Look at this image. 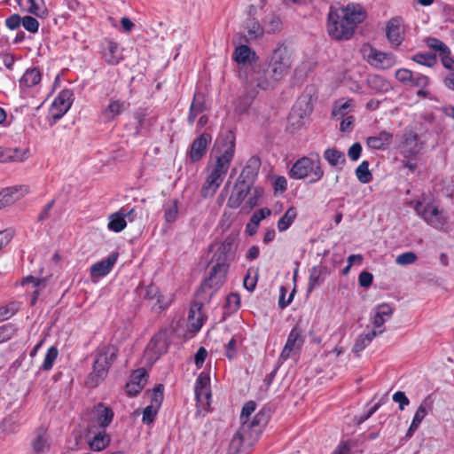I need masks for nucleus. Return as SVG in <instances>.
Here are the masks:
<instances>
[{
    "mask_svg": "<svg viewBox=\"0 0 454 454\" xmlns=\"http://www.w3.org/2000/svg\"><path fill=\"white\" fill-rule=\"evenodd\" d=\"M352 99H348L344 102L342 100L336 101L332 111L333 117L342 118L346 116L348 113V108L352 106Z\"/></svg>",
    "mask_w": 454,
    "mask_h": 454,
    "instance_id": "de8ad7c7",
    "label": "nucleus"
},
{
    "mask_svg": "<svg viewBox=\"0 0 454 454\" xmlns=\"http://www.w3.org/2000/svg\"><path fill=\"white\" fill-rule=\"evenodd\" d=\"M130 378V381L141 385V387H144L148 379V373L145 369L139 368L132 372Z\"/></svg>",
    "mask_w": 454,
    "mask_h": 454,
    "instance_id": "680f3d73",
    "label": "nucleus"
},
{
    "mask_svg": "<svg viewBox=\"0 0 454 454\" xmlns=\"http://www.w3.org/2000/svg\"><path fill=\"white\" fill-rule=\"evenodd\" d=\"M412 60L419 65H423L428 67H432L437 63V57L435 54L426 52V53H416L412 57Z\"/></svg>",
    "mask_w": 454,
    "mask_h": 454,
    "instance_id": "49530a36",
    "label": "nucleus"
},
{
    "mask_svg": "<svg viewBox=\"0 0 454 454\" xmlns=\"http://www.w3.org/2000/svg\"><path fill=\"white\" fill-rule=\"evenodd\" d=\"M365 18L366 12L359 4L332 5L327 18V33L332 39L348 40L354 35L357 25Z\"/></svg>",
    "mask_w": 454,
    "mask_h": 454,
    "instance_id": "f03ea898",
    "label": "nucleus"
},
{
    "mask_svg": "<svg viewBox=\"0 0 454 454\" xmlns=\"http://www.w3.org/2000/svg\"><path fill=\"white\" fill-rule=\"evenodd\" d=\"M263 195V190L258 186H253L249 184V194L246 198V201L242 206L244 212H249L261 203Z\"/></svg>",
    "mask_w": 454,
    "mask_h": 454,
    "instance_id": "c756f323",
    "label": "nucleus"
},
{
    "mask_svg": "<svg viewBox=\"0 0 454 454\" xmlns=\"http://www.w3.org/2000/svg\"><path fill=\"white\" fill-rule=\"evenodd\" d=\"M206 109L207 107L204 95L200 92H195L189 108L187 116L188 124L191 126L193 125L198 115L205 112Z\"/></svg>",
    "mask_w": 454,
    "mask_h": 454,
    "instance_id": "393cba45",
    "label": "nucleus"
},
{
    "mask_svg": "<svg viewBox=\"0 0 454 454\" xmlns=\"http://www.w3.org/2000/svg\"><path fill=\"white\" fill-rule=\"evenodd\" d=\"M164 387L161 384L156 385L151 395V405L160 408L164 398Z\"/></svg>",
    "mask_w": 454,
    "mask_h": 454,
    "instance_id": "864d4df0",
    "label": "nucleus"
},
{
    "mask_svg": "<svg viewBox=\"0 0 454 454\" xmlns=\"http://www.w3.org/2000/svg\"><path fill=\"white\" fill-rule=\"evenodd\" d=\"M242 423L247 425V430L250 433L252 431L261 432L262 427L268 423V416L264 411H260L254 415L251 421L244 420Z\"/></svg>",
    "mask_w": 454,
    "mask_h": 454,
    "instance_id": "f704fd0d",
    "label": "nucleus"
},
{
    "mask_svg": "<svg viewBox=\"0 0 454 454\" xmlns=\"http://www.w3.org/2000/svg\"><path fill=\"white\" fill-rule=\"evenodd\" d=\"M17 332V327L12 323H7L0 326V343L9 340Z\"/></svg>",
    "mask_w": 454,
    "mask_h": 454,
    "instance_id": "603ef678",
    "label": "nucleus"
},
{
    "mask_svg": "<svg viewBox=\"0 0 454 454\" xmlns=\"http://www.w3.org/2000/svg\"><path fill=\"white\" fill-rule=\"evenodd\" d=\"M421 147L419 135L413 130H409L403 135L399 152L405 159L412 160L419 153Z\"/></svg>",
    "mask_w": 454,
    "mask_h": 454,
    "instance_id": "9d476101",
    "label": "nucleus"
},
{
    "mask_svg": "<svg viewBox=\"0 0 454 454\" xmlns=\"http://www.w3.org/2000/svg\"><path fill=\"white\" fill-rule=\"evenodd\" d=\"M393 134L391 132L382 130L375 136L368 137L366 145L374 150H386L392 143Z\"/></svg>",
    "mask_w": 454,
    "mask_h": 454,
    "instance_id": "b1692460",
    "label": "nucleus"
},
{
    "mask_svg": "<svg viewBox=\"0 0 454 454\" xmlns=\"http://www.w3.org/2000/svg\"><path fill=\"white\" fill-rule=\"evenodd\" d=\"M248 434L251 436V433L247 430V425H246V423H242L231 439V447L236 452H239Z\"/></svg>",
    "mask_w": 454,
    "mask_h": 454,
    "instance_id": "ea45409f",
    "label": "nucleus"
},
{
    "mask_svg": "<svg viewBox=\"0 0 454 454\" xmlns=\"http://www.w3.org/2000/svg\"><path fill=\"white\" fill-rule=\"evenodd\" d=\"M141 295L145 300L153 302V309L155 310H164L170 305V301L165 299L160 294L159 287L154 284L146 286L143 289Z\"/></svg>",
    "mask_w": 454,
    "mask_h": 454,
    "instance_id": "a211bd4d",
    "label": "nucleus"
},
{
    "mask_svg": "<svg viewBox=\"0 0 454 454\" xmlns=\"http://www.w3.org/2000/svg\"><path fill=\"white\" fill-rule=\"evenodd\" d=\"M129 106V103L113 97L109 99L107 106L102 109L101 116L105 122L115 121Z\"/></svg>",
    "mask_w": 454,
    "mask_h": 454,
    "instance_id": "2eb2a0df",
    "label": "nucleus"
},
{
    "mask_svg": "<svg viewBox=\"0 0 454 454\" xmlns=\"http://www.w3.org/2000/svg\"><path fill=\"white\" fill-rule=\"evenodd\" d=\"M32 448L35 453L42 454L45 453L50 449V443L48 442V438L45 434H38L36 437L33 440Z\"/></svg>",
    "mask_w": 454,
    "mask_h": 454,
    "instance_id": "c03bdc74",
    "label": "nucleus"
},
{
    "mask_svg": "<svg viewBox=\"0 0 454 454\" xmlns=\"http://www.w3.org/2000/svg\"><path fill=\"white\" fill-rule=\"evenodd\" d=\"M247 35L249 39H256L262 35L263 29L262 26L254 20H248L247 23Z\"/></svg>",
    "mask_w": 454,
    "mask_h": 454,
    "instance_id": "4d7b16f0",
    "label": "nucleus"
},
{
    "mask_svg": "<svg viewBox=\"0 0 454 454\" xmlns=\"http://www.w3.org/2000/svg\"><path fill=\"white\" fill-rule=\"evenodd\" d=\"M178 216V200H168L164 205V219L167 223H174Z\"/></svg>",
    "mask_w": 454,
    "mask_h": 454,
    "instance_id": "79ce46f5",
    "label": "nucleus"
},
{
    "mask_svg": "<svg viewBox=\"0 0 454 454\" xmlns=\"http://www.w3.org/2000/svg\"><path fill=\"white\" fill-rule=\"evenodd\" d=\"M212 141L210 134L204 132L195 138L191 145L189 158L192 162L200 160L206 154L207 148Z\"/></svg>",
    "mask_w": 454,
    "mask_h": 454,
    "instance_id": "aec40b11",
    "label": "nucleus"
},
{
    "mask_svg": "<svg viewBox=\"0 0 454 454\" xmlns=\"http://www.w3.org/2000/svg\"><path fill=\"white\" fill-rule=\"evenodd\" d=\"M148 348L157 356L166 353L168 348V339L167 332L162 331L156 333L151 339L148 344Z\"/></svg>",
    "mask_w": 454,
    "mask_h": 454,
    "instance_id": "bb28decb",
    "label": "nucleus"
},
{
    "mask_svg": "<svg viewBox=\"0 0 454 454\" xmlns=\"http://www.w3.org/2000/svg\"><path fill=\"white\" fill-rule=\"evenodd\" d=\"M224 353L229 360L236 358L238 355V339L234 335L224 347Z\"/></svg>",
    "mask_w": 454,
    "mask_h": 454,
    "instance_id": "bf43d9fd",
    "label": "nucleus"
},
{
    "mask_svg": "<svg viewBox=\"0 0 454 454\" xmlns=\"http://www.w3.org/2000/svg\"><path fill=\"white\" fill-rule=\"evenodd\" d=\"M95 416L98 426L106 428L112 423L114 412L110 407L100 403L95 407Z\"/></svg>",
    "mask_w": 454,
    "mask_h": 454,
    "instance_id": "cd10ccee",
    "label": "nucleus"
},
{
    "mask_svg": "<svg viewBox=\"0 0 454 454\" xmlns=\"http://www.w3.org/2000/svg\"><path fill=\"white\" fill-rule=\"evenodd\" d=\"M325 160L333 167L343 165L346 162L345 154L336 148H328L324 152Z\"/></svg>",
    "mask_w": 454,
    "mask_h": 454,
    "instance_id": "4c0bfd02",
    "label": "nucleus"
},
{
    "mask_svg": "<svg viewBox=\"0 0 454 454\" xmlns=\"http://www.w3.org/2000/svg\"><path fill=\"white\" fill-rule=\"evenodd\" d=\"M251 59L252 60H255L256 54L249 46L245 44L236 47L232 53V59L238 64L245 65L249 62Z\"/></svg>",
    "mask_w": 454,
    "mask_h": 454,
    "instance_id": "2f4dec72",
    "label": "nucleus"
},
{
    "mask_svg": "<svg viewBox=\"0 0 454 454\" xmlns=\"http://www.w3.org/2000/svg\"><path fill=\"white\" fill-rule=\"evenodd\" d=\"M20 10L38 18H45L48 14L43 0H17Z\"/></svg>",
    "mask_w": 454,
    "mask_h": 454,
    "instance_id": "4be33fe9",
    "label": "nucleus"
},
{
    "mask_svg": "<svg viewBox=\"0 0 454 454\" xmlns=\"http://www.w3.org/2000/svg\"><path fill=\"white\" fill-rule=\"evenodd\" d=\"M297 217V209L290 207L277 223V227L280 232L289 229Z\"/></svg>",
    "mask_w": 454,
    "mask_h": 454,
    "instance_id": "c9c22d12",
    "label": "nucleus"
},
{
    "mask_svg": "<svg viewBox=\"0 0 454 454\" xmlns=\"http://www.w3.org/2000/svg\"><path fill=\"white\" fill-rule=\"evenodd\" d=\"M415 72H412L406 68H400L395 72V78L404 83L405 85H408L411 80L413 77Z\"/></svg>",
    "mask_w": 454,
    "mask_h": 454,
    "instance_id": "774afa93",
    "label": "nucleus"
},
{
    "mask_svg": "<svg viewBox=\"0 0 454 454\" xmlns=\"http://www.w3.org/2000/svg\"><path fill=\"white\" fill-rule=\"evenodd\" d=\"M119 257V254L114 252L112 253L107 256V258L103 259L99 262H95L90 266V274L91 278H103L106 276L112 269L114 268V264L117 262V259Z\"/></svg>",
    "mask_w": 454,
    "mask_h": 454,
    "instance_id": "412c9836",
    "label": "nucleus"
},
{
    "mask_svg": "<svg viewBox=\"0 0 454 454\" xmlns=\"http://www.w3.org/2000/svg\"><path fill=\"white\" fill-rule=\"evenodd\" d=\"M386 36L393 48H397L402 44L404 40V26L401 17H394L387 21Z\"/></svg>",
    "mask_w": 454,
    "mask_h": 454,
    "instance_id": "9b49d317",
    "label": "nucleus"
},
{
    "mask_svg": "<svg viewBox=\"0 0 454 454\" xmlns=\"http://www.w3.org/2000/svg\"><path fill=\"white\" fill-rule=\"evenodd\" d=\"M257 95L258 90L254 87V82L247 81L244 87V92L234 103L235 113L239 115L247 113Z\"/></svg>",
    "mask_w": 454,
    "mask_h": 454,
    "instance_id": "4468645a",
    "label": "nucleus"
},
{
    "mask_svg": "<svg viewBox=\"0 0 454 454\" xmlns=\"http://www.w3.org/2000/svg\"><path fill=\"white\" fill-rule=\"evenodd\" d=\"M209 276L204 279L200 288L203 291L213 290L217 291L226 281L229 267L219 264V262L212 263Z\"/></svg>",
    "mask_w": 454,
    "mask_h": 454,
    "instance_id": "1a4fd4ad",
    "label": "nucleus"
},
{
    "mask_svg": "<svg viewBox=\"0 0 454 454\" xmlns=\"http://www.w3.org/2000/svg\"><path fill=\"white\" fill-rule=\"evenodd\" d=\"M324 174L320 159L317 155L316 159L304 156L297 160L291 168L289 176L294 179L309 178V183L314 184L321 180Z\"/></svg>",
    "mask_w": 454,
    "mask_h": 454,
    "instance_id": "20e7f679",
    "label": "nucleus"
},
{
    "mask_svg": "<svg viewBox=\"0 0 454 454\" xmlns=\"http://www.w3.org/2000/svg\"><path fill=\"white\" fill-rule=\"evenodd\" d=\"M73 94L69 90H61L51 104L52 117L59 120L70 109Z\"/></svg>",
    "mask_w": 454,
    "mask_h": 454,
    "instance_id": "dca6fc26",
    "label": "nucleus"
},
{
    "mask_svg": "<svg viewBox=\"0 0 454 454\" xmlns=\"http://www.w3.org/2000/svg\"><path fill=\"white\" fill-rule=\"evenodd\" d=\"M322 270L317 266H314L309 270V277L308 282L309 291L313 290L316 286L321 283Z\"/></svg>",
    "mask_w": 454,
    "mask_h": 454,
    "instance_id": "3c124183",
    "label": "nucleus"
},
{
    "mask_svg": "<svg viewBox=\"0 0 454 454\" xmlns=\"http://www.w3.org/2000/svg\"><path fill=\"white\" fill-rule=\"evenodd\" d=\"M247 194H249V183L245 179L238 180L228 199L227 206L233 209L242 207Z\"/></svg>",
    "mask_w": 454,
    "mask_h": 454,
    "instance_id": "6ab92c4d",
    "label": "nucleus"
},
{
    "mask_svg": "<svg viewBox=\"0 0 454 454\" xmlns=\"http://www.w3.org/2000/svg\"><path fill=\"white\" fill-rule=\"evenodd\" d=\"M256 89L262 90H270L276 86V84L281 81L280 79H275L273 76V72H271V68L268 67V69L263 70L262 72H259L256 78Z\"/></svg>",
    "mask_w": 454,
    "mask_h": 454,
    "instance_id": "c85d7f7f",
    "label": "nucleus"
},
{
    "mask_svg": "<svg viewBox=\"0 0 454 454\" xmlns=\"http://www.w3.org/2000/svg\"><path fill=\"white\" fill-rule=\"evenodd\" d=\"M5 153L8 156V161L22 162L27 160L29 156L28 149H19V148H5Z\"/></svg>",
    "mask_w": 454,
    "mask_h": 454,
    "instance_id": "a18cd8bd",
    "label": "nucleus"
},
{
    "mask_svg": "<svg viewBox=\"0 0 454 454\" xmlns=\"http://www.w3.org/2000/svg\"><path fill=\"white\" fill-rule=\"evenodd\" d=\"M20 310V302L12 301L0 308V322L7 320Z\"/></svg>",
    "mask_w": 454,
    "mask_h": 454,
    "instance_id": "8fccbe9b",
    "label": "nucleus"
},
{
    "mask_svg": "<svg viewBox=\"0 0 454 454\" xmlns=\"http://www.w3.org/2000/svg\"><path fill=\"white\" fill-rule=\"evenodd\" d=\"M194 393L197 403L203 410L207 411L212 400L210 377L208 373L200 372L196 379Z\"/></svg>",
    "mask_w": 454,
    "mask_h": 454,
    "instance_id": "6e6552de",
    "label": "nucleus"
},
{
    "mask_svg": "<svg viewBox=\"0 0 454 454\" xmlns=\"http://www.w3.org/2000/svg\"><path fill=\"white\" fill-rule=\"evenodd\" d=\"M393 312V308L387 303L378 305L375 309V314L372 320L373 327L377 330L385 328L384 324L392 317Z\"/></svg>",
    "mask_w": 454,
    "mask_h": 454,
    "instance_id": "5701e85b",
    "label": "nucleus"
},
{
    "mask_svg": "<svg viewBox=\"0 0 454 454\" xmlns=\"http://www.w3.org/2000/svg\"><path fill=\"white\" fill-rule=\"evenodd\" d=\"M226 306L231 311H236L240 307V296L237 293L230 294L226 298Z\"/></svg>",
    "mask_w": 454,
    "mask_h": 454,
    "instance_id": "338daca9",
    "label": "nucleus"
},
{
    "mask_svg": "<svg viewBox=\"0 0 454 454\" xmlns=\"http://www.w3.org/2000/svg\"><path fill=\"white\" fill-rule=\"evenodd\" d=\"M425 43L428 48L437 51L439 55L444 51L446 52L449 49L443 42L435 37H427L426 38Z\"/></svg>",
    "mask_w": 454,
    "mask_h": 454,
    "instance_id": "5fc2aeb1",
    "label": "nucleus"
},
{
    "mask_svg": "<svg viewBox=\"0 0 454 454\" xmlns=\"http://www.w3.org/2000/svg\"><path fill=\"white\" fill-rule=\"evenodd\" d=\"M414 209L427 224L434 229L442 230L447 223L448 217L433 202L418 201Z\"/></svg>",
    "mask_w": 454,
    "mask_h": 454,
    "instance_id": "423d86ee",
    "label": "nucleus"
},
{
    "mask_svg": "<svg viewBox=\"0 0 454 454\" xmlns=\"http://www.w3.org/2000/svg\"><path fill=\"white\" fill-rule=\"evenodd\" d=\"M356 176L358 181L362 184H368L372 180V174L369 169V162L363 160L356 168Z\"/></svg>",
    "mask_w": 454,
    "mask_h": 454,
    "instance_id": "37998d69",
    "label": "nucleus"
},
{
    "mask_svg": "<svg viewBox=\"0 0 454 454\" xmlns=\"http://www.w3.org/2000/svg\"><path fill=\"white\" fill-rule=\"evenodd\" d=\"M429 84L430 79L428 76L415 72L408 85L411 87L427 88Z\"/></svg>",
    "mask_w": 454,
    "mask_h": 454,
    "instance_id": "13d9d810",
    "label": "nucleus"
},
{
    "mask_svg": "<svg viewBox=\"0 0 454 454\" xmlns=\"http://www.w3.org/2000/svg\"><path fill=\"white\" fill-rule=\"evenodd\" d=\"M110 436L105 430L97 433L88 443L89 447L93 451H101L105 450L110 443Z\"/></svg>",
    "mask_w": 454,
    "mask_h": 454,
    "instance_id": "72a5a7b5",
    "label": "nucleus"
},
{
    "mask_svg": "<svg viewBox=\"0 0 454 454\" xmlns=\"http://www.w3.org/2000/svg\"><path fill=\"white\" fill-rule=\"evenodd\" d=\"M302 333L303 331L301 327L298 325L292 328L288 334L286 342L281 351L279 356L280 359L284 361L288 359L294 352L299 350L301 348L304 342Z\"/></svg>",
    "mask_w": 454,
    "mask_h": 454,
    "instance_id": "f8f14e48",
    "label": "nucleus"
},
{
    "mask_svg": "<svg viewBox=\"0 0 454 454\" xmlns=\"http://www.w3.org/2000/svg\"><path fill=\"white\" fill-rule=\"evenodd\" d=\"M439 58L441 59L442 66L446 69L454 72V59L451 56V51L450 48L446 51V53L445 51L443 53H440Z\"/></svg>",
    "mask_w": 454,
    "mask_h": 454,
    "instance_id": "69168bd1",
    "label": "nucleus"
},
{
    "mask_svg": "<svg viewBox=\"0 0 454 454\" xmlns=\"http://www.w3.org/2000/svg\"><path fill=\"white\" fill-rule=\"evenodd\" d=\"M29 192L27 185H15L0 192V209L13 204Z\"/></svg>",
    "mask_w": 454,
    "mask_h": 454,
    "instance_id": "f3484780",
    "label": "nucleus"
},
{
    "mask_svg": "<svg viewBox=\"0 0 454 454\" xmlns=\"http://www.w3.org/2000/svg\"><path fill=\"white\" fill-rule=\"evenodd\" d=\"M367 62L378 69H388L395 64V58L392 53L383 52L374 47H370L365 55Z\"/></svg>",
    "mask_w": 454,
    "mask_h": 454,
    "instance_id": "ddd939ff",
    "label": "nucleus"
},
{
    "mask_svg": "<svg viewBox=\"0 0 454 454\" xmlns=\"http://www.w3.org/2000/svg\"><path fill=\"white\" fill-rule=\"evenodd\" d=\"M102 57L108 65H118L122 59V54L119 50L118 43L112 40H107L106 47L102 50Z\"/></svg>",
    "mask_w": 454,
    "mask_h": 454,
    "instance_id": "a878e982",
    "label": "nucleus"
},
{
    "mask_svg": "<svg viewBox=\"0 0 454 454\" xmlns=\"http://www.w3.org/2000/svg\"><path fill=\"white\" fill-rule=\"evenodd\" d=\"M293 64L291 51L284 44L278 45L271 53L269 67L275 79L282 80L290 71Z\"/></svg>",
    "mask_w": 454,
    "mask_h": 454,
    "instance_id": "39448f33",
    "label": "nucleus"
},
{
    "mask_svg": "<svg viewBox=\"0 0 454 454\" xmlns=\"http://www.w3.org/2000/svg\"><path fill=\"white\" fill-rule=\"evenodd\" d=\"M123 215H124L120 210L111 214L107 224L108 229L114 232H121L123 231L127 226V222Z\"/></svg>",
    "mask_w": 454,
    "mask_h": 454,
    "instance_id": "e433bc0d",
    "label": "nucleus"
},
{
    "mask_svg": "<svg viewBox=\"0 0 454 454\" xmlns=\"http://www.w3.org/2000/svg\"><path fill=\"white\" fill-rule=\"evenodd\" d=\"M239 240L233 235H228L221 243L216 245L210 263L219 262L230 268V264L236 260Z\"/></svg>",
    "mask_w": 454,
    "mask_h": 454,
    "instance_id": "0eeeda50",
    "label": "nucleus"
},
{
    "mask_svg": "<svg viewBox=\"0 0 454 454\" xmlns=\"http://www.w3.org/2000/svg\"><path fill=\"white\" fill-rule=\"evenodd\" d=\"M21 25L27 31H28L30 33L35 34V33L38 32L39 22L35 18H34L32 16L23 17Z\"/></svg>",
    "mask_w": 454,
    "mask_h": 454,
    "instance_id": "e2e57ef3",
    "label": "nucleus"
},
{
    "mask_svg": "<svg viewBox=\"0 0 454 454\" xmlns=\"http://www.w3.org/2000/svg\"><path fill=\"white\" fill-rule=\"evenodd\" d=\"M259 167V159L254 157L250 158L247 160L246 166L244 167L239 180H240L241 178L245 180L247 179V182L250 184V182H252L257 176Z\"/></svg>",
    "mask_w": 454,
    "mask_h": 454,
    "instance_id": "473e14b6",
    "label": "nucleus"
},
{
    "mask_svg": "<svg viewBox=\"0 0 454 454\" xmlns=\"http://www.w3.org/2000/svg\"><path fill=\"white\" fill-rule=\"evenodd\" d=\"M188 323L192 332H198L203 325L200 307H192L188 315Z\"/></svg>",
    "mask_w": 454,
    "mask_h": 454,
    "instance_id": "a19ab883",
    "label": "nucleus"
},
{
    "mask_svg": "<svg viewBox=\"0 0 454 454\" xmlns=\"http://www.w3.org/2000/svg\"><path fill=\"white\" fill-rule=\"evenodd\" d=\"M248 434L251 436V433L247 430V425H246V423H242L231 439V447L236 452H239Z\"/></svg>",
    "mask_w": 454,
    "mask_h": 454,
    "instance_id": "58836bf2",
    "label": "nucleus"
},
{
    "mask_svg": "<svg viewBox=\"0 0 454 454\" xmlns=\"http://www.w3.org/2000/svg\"><path fill=\"white\" fill-rule=\"evenodd\" d=\"M42 73L37 67L28 68L20 79V88H31L40 83Z\"/></svg>",
    "mask_w": 454,
    "mask_h": 454,
    "instance_id": "7c9ffc66",
    "label": "nucleus"
},
{
    "mask_svg": "<svg viewBox=\"0 0 454 454\" xmlns=\"http://www.w3.org/2000/svg\"><path fill=\"white\" fill-rule=\"evenodd\" d=\"M118 348L114 345L102 347L96 355L93 363L92 372L86 380V385L90 387H96L108 375L109 369L117 357Z\"/></svg>",
    "mask_w": 454,
    "mask_h": 454,
    "instance_id": "7ed1b4c3",
    "label": "nucleus"
},
{
    "mask_svg": "<svg viewBox=\"0 0 454 454\" xmlns=\"http://www.w3.org/2000/svg\"><path fill=\"white\" fill-rule=\"evenodd\" d=\"M159 409L160 408L151 404L147 405L143 411V423L146 425H150L151 423H153L158 414Z\"/></svg>",
    "mask_w": 454,
    "mask_h": 454,
    "instance_id": "052dcab7",
    "label": "nucleus"
},
{
    "mask_svg": "<svg viewBox=\"0 0 454 454\" xmlns=\"http://www.w3.org/2000/svg\"><path fill=\"white\" fill-rule=\"evenodd\" d=\"M58 356H59L58 348L54 346L50 347L45 354L43 362L41 365V370H43V371L51 370Z\"/></svg>",
    "mask_w": 454,
    "mask_h": 454,
    "instance_id": "09e8293b",
    "label": "nucleus"
},
{
    "mask_svg": "<svg viewBox=\"0 0 454 454\" xmlns=\"http://www.w3.org/2000/svg\"><path fill=\"white\" fill-rule=\"evenodd\" d=\"M236 150L235 135L228 131L224 137L216 139L210 160L205 171L207 176L200 189V196L208 199L215 196L223 182Z\"/></svg>",
    "mask_w": 454,
    "mask_h": 454,
    "instance_id": "f257e3e1",
    "label": "nucleus"
},
{
    "mask_svg": "<svg viewBox=\"0 0 454 454\" xmlns=\"http://www.w3.org/2000/svg\"><path fill=\"white\" fill-rule=\"evenodd\" d=\"M417 260L418 256L414 252H405L396 257L395 262L398 265H408L414 263Z\"/></svg>",
    "mask_w": 454,
    "mask_h": 454,
    "instance_id": "0e129e2a",
    "label": "nucleus"
},
{
    "mask_svg": "<svg viewBox=\"0 0 454 454\" xmlns=\"http://www.w3.org/2000/svg\"><path fill=\"white\" fill-rule=\"evenodd\" d=\"M428 407H429V404L427 403V400H424L420 403V405L418 407V409L413 416L412 421H411L412 423H414V425H417L419 427V425L421 424V422L423 421V419L428 413V411H427Z\"/></svg>",
    "mask_w": 454,
    "mask_h": 454,
    "instance_id": "6e6d98bb",
    "label": "nucleus"
}]
</instances>
